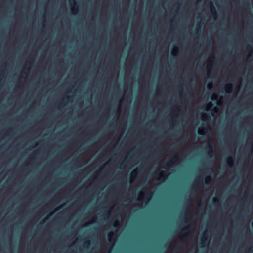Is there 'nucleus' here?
Returning <instances> with one entry per match:
<instances>
[{
  "mask_svg": "<svg viewBox=\"0 0 253 253\" xmlns=\"http://www.w3.org/2000/svg\"><path fill=\"white\" fill-rule=\"evenodd\" d=\"M178 159V156L175 155L173 156L171 159V160L167 163L166 164L167 168H169V167L171 166L172 164H173L174 162H175Z\"/></svg>",
  "mask_w": 253,
  "mask_h": 253,
  "instance_id": "obj_1",
  "label": "nucleus"
},
{
  "mask_svg": "<svg viewBox=\"0 0 253 253\" xmlns=\"http://www.w3.org/2000/svg\"><path fill=\"white\" fill-rule=\"evenodd\" d=\"M210 6L212 15H213L214 18H216L217 15V11L213 3L211 2H210Z\"/></svg>",
  "mask_w": 253,
  "mask_h": 253,
  "instance_id": "obj_2",
  "label": "nucleus"
},
{
  "mask_svg": "<svg viewBox=\"0 0 253 253\" xmlns=\"http://www.w3.org/2000/svg\"><path fill=\"white\" fill-rule=\"evenodd\" d=\"M233 88L232 84H228L225 86V89L227 92L230 93L231 92Z\"/></svg>",
  "mask_w": 253,
  "mask_h": 253,
  "instance_id": "obj_3",
  "label": "nucleus"
},
{
  "mask_svg": "<svg viewBox=\"0 0 253 253\" xmlns=\"http://www.w3.org/2000/svg\"><path fill=\"white\" fill-rule=\"evenodd\" d=\"M227 162L229 166L232 167L233 165V159L231 156L228 157L227 158Z\"/></svg>",
  "mask_w": 253,
  "mask_h": 253,
  "instance_id": "obj_4",
  "label": "nucleus"
},
{
  "mask_svg": "<svg viewBox=\"0 0 253 253\" xmlns=\"http://www.w3.org/2000/svg\"><path fill=\"white\" fill-rule=\"evenodd\" d=\"M78 6L77 5L75 4L74 6L72 8V11L73 13H76L78 11Z\"/></svg>",
  "mask_w": 253,
  "mask_h": 253,
  "instance_id": "obj_5",
  "label": "nucleus"
},
{
  "mask_svg": "<svg viewBox=\"0 0 253 253\" xmlns=\"http://www.w3.org/2000/svg\"><path fill=\"white\" fill-rule=\"evenodd\" d=\"M209 149L210 150V153L213 154V148H212V145H211V140L209 142Z\"/></svg>",
  "mask_w": 253,
  "mask_h": 253,
  "instance_id": "obj_6",
  "label": "nucleus"
},
{
  "mask_svg": "<svg viewBox=\"0 0 253 253\" xmlns=\"http://www.w3.org/2000/svg\"><path fill=\"white\" fill-rule=\"evenodd\" d=\"M211 181V178L209 176H207L205 179V183L209 184Z\"/></svg>",
  "mask_w": 253,
  "mask_h": 253,
  "instance_id": "obj_7",
  "label": "nucleus"
},
{
  "mask_svg": "<svg viewBox=\"0 0 253 253\" xmlns=\"http://www.w3.org/2000/svg\"><path fill=\"white\" fill-rule=\"evenodd\" d=\"M90 241H89V240H87V241H85V242H84V247L85 248H88V246H89V245H90Z\"/></svg>",
  "mask_w": 253,
  "mask_h": 253,
  "instance_id": "obj_8",
  "label": "nucleus"
},
{
  "mask_svg": "<svg viewBox=\"0 0 253 253\" xmlns=\"http://www.w3.org/2000/svg\"><path fill=\"white\" fill-rule=\"evenodd\" d=\"M207 239V237H205V234L204 236L203 237V239H202V241L201 242V244L203 245L205 243V242L206 241Z\"/></svg>",
  "mask_w": 253,
  "mask_h": 253,
  "instance_id": "obj_9",
  "label": "nucleus"
},
{
  "mask_svg": "<svg viewBox=\"0 0 253 253\" xmlns=\"http://www.w3.org/2000/svg\"><path fill=\"white\" fill-rule=\"evenodd\" d=\"M247 50L249 52H251L252 51V48L251 45H247Z\"/></svg>",
  "mask_w": 253,
  "mask_h": 253,
  "instance_id": "obj_10",
  "label": "nucleus"
},
{
  "mask_svg": "<svg viewBox=\"0 0 253 253\" xmlns=\"http://www.w3.org/2000/svg\"><path fill=\"white\" fill-rule=\"evenodd\" d=\"M113 235H114L113 232H112V231L110 232L108 234V237L109 239H110L112 238V237L113 236Z\"/></svg>",
  "mask_w": 253,
  "mask_h": 253,
  "instance_id": "obj_11",
  "label": "nucleus"
},
{
  "mask_svg": "<svg viewBox=\"0 0 253 253\" xmlns=\"http://www.w3.org/2000/svg\"><path fill=\"white\" fill-rule=\"evenodd\" d=\"M207 87L210 89L212 87V84L211 83H209L207 84Z\"/></svg>",
  "mask_w": 253,
  "mask_h": 253,
  "instance_id": "obj_12",
  "label": "nucleus"
},
{
  "mask_svg": "<svg viewBox=\"0 0 253 253\" xmlns=\"http://www.w3.org/2000/svg\"><path fill=\"white\" fill-rule=\"evenodd\" d=\"M211 105H212V104H211V103H208V104H207V107H206V110L207 111L209 110V108L211 107Z\"/></svg>",
  "mask_w": 253,
  "mask_h": 253,
  "instance_id": "obj_13",
  "label": "nucleus"
},
{
  "mask_svg": "<svg viewBox=\"0 0 253 253\" xmlns=\"http://www.w3.org/2000/svg\"><path fill=\"white\" fill-rule=\"evenodd\" d=\"M119 224V221H118V220H116V221L115 222L114 224V227H118Z\"/></svg>",
  "mask_w": 253,
  "mask_h": 253,
  "instance_id": "obj_14",
  "label": "nucleus"
},
{
  "mask_svg": "<svg viewBox=\"0 0 253 253\" xmlns=\"http://www.w3.org/2000/svg\"><path fill=\"white\" fill-rule=\"evenodd\" d=\"M207 117H208V115H207V114H203L202 115V119L203 120H205V119H206Z\"/></svg>",
  "mask_w": 253,
  "mask_h": 253,
  "instance_id": "obj_15",
  "label": "nucleus"
},
{
  "mask_svg": "<svg viewBox=\"0 0 253 253\" xmlns=\"http://www.w3.org/2000/svg\"><path fill=\"white\" fill-rule=\"evenodd\" d=\"M189 229V227H186L184 228L183 229L182 231L180 232V233L183 234V233L186 230H188Z\"/></svg>",
  "mask_w": 253,
  "mask_h": 253,
  "instance_id": "obj_16",
  "label": "nucleus"
},
{
  "mask_svg": "<svg viewBox=\"0 0 253 253\" xmlns=\"http://www.w3.org/2000/svg\"><path fill=\"white\" fill-rule=\"evenodd\" d=\"M178 51V48L175 47L173 50V54L174 55V52H177Z\"/></svg>",
  "mask_w": 253,
  "mask_h": 253,
  "instance_id": "obj_17",
  "label": "nucleus"
},
{
  "mask_svg": "<svg viewBox=\"0 0 253 253\" xmlns=\"http://www.w3.org/2000/svg\"><path fill=\"white\" fill-rule=\"evenodd\" d=\"M136 173H137V171H136V170H134L132 171V174L133 175H136Z\"/></svg>",
  "mask_w": 253,
  "mask_h": 253,
  "instance_id": "obj_18",
  "label": "nucleus"
},
{
  "mask_svg": "<svg viewBox=\"0 0 253 253\" xmlns=\"http://www.w3.org/2000/svg\"><path fill=\"white\" fill-rule=\"evenodd\" d=\"M213 97H215L216 98H217V95L216 94H215V93H214L213 94Z\"/></svg>",
  "mask_w": 253,
  "mask_h": 253,
  "instance_id": "obj_19",
  "label": "nucleus"
},
{
  "mask_svg": "<svg viewBox=\"0 0 253 253\" xmlns=\"http://www.w3.org/2000/svg\"><path fill=\"white\" fill-rule=\"evenodd\" d=\"M199 134H204V133L202 132V131H201V130H200V131H199Z\"/></svg>",
  "mask_w": 253,
  "mask_h": 253,
  "instance_id": "obj_20",
  "label": "nucleus"
},
{
  "mask_svg": "<svg viewBox=\"0 0 253 253\" xmlns=\"http://www.w3.org/2000/svg\"><path fill=\"white\" fill-rule=\"evenodd\" d=\"M163 173H164V172H162L161 173V174H160V176H161V177H163V176H164V175H163Z\"/></svg>",
  "mask_w": 253,
  "mask_h": 253,
  "instance_id": "obj_21",
  "label": "nucleus"
},
{
  "mask_svg": "<svg viewBox=\"0 0 253 253\" xmlns=\"http://www.w3.org/2000/svg\"><path fill=\"white\" fill-rule=\"evenodd\" d=\"M200 180L197 182V186H198L200 184Z\"/></svg>",
  "mask_w": 253,
  "mask_h": 253,
  "instance_id": "obj_22",
  "label": "nucleus"
},
{
  "mask_svg": "<svg viewBox=\"0 0 253 253\" xmlns=\"http://www.w3.org/2000/svg\"><path fill=\"white\" fill-rule=\"evenodd\" d=\"M213 201H214V202H216V201H217V199L216 198H214L213 199Z\"/></svg>",
  "mask_w": 253,
  "mask_h": 253,
  "instance_id": "obj_23",
  "label": "nucleus"
},
{
  "mask_svg": "<svg viewBox=\"0 0 253 253\" xmlns=\"http://www.w3.org/2000/svg\"><path fill=\"white\" fill-rule=\"evenodd\" d=\"M61 206L59 207V208H57V209H56V210H59L60 208H61Z\"/></svg>",
  "mask_w": 253,
  "mask_h": 253,
  "instance_id": "obj_24",
  "label": "nucleus"
},
{
  "mask_svg": "<svg viewBox=\"0 0 253 253\" xmlns=\"http://www.w3.org/2000/svg\"><path fill=\"white\" fill-rule=\"evenodd\" d=\"M25 69H27V70H29V68H27L26 67H25Z\"/></svg>",
  "mask_w": 253,
  "mask_h": 253,
  "instance_id": "obj_25",
  "label": "nucleus"
},
{
  "mask_svg": "<svg viewBox=\"0 0 253 253\" xmlns=\"http://www.w3.org/2000/svg\"><path fill=\"white\" fill-rule=\"evenodd\" d=\"M252 226H253V222L252 223Z\"/></svg>",
  "mask_w": 253,
  "mask_h": 253,
  "instance_id": "obj_26",
  "label": "nucleus"
}]
</instances>
